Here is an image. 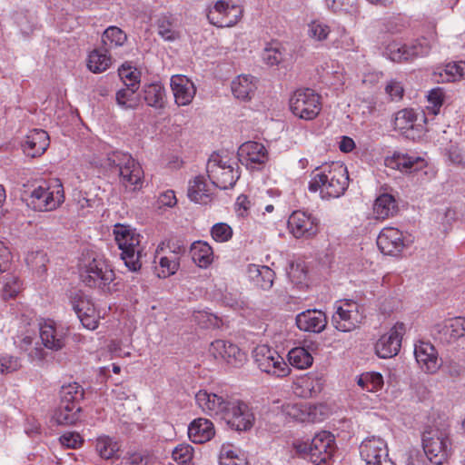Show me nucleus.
<instances>
[{"instance_id": "f257e3e1", "label": "nucleus", "mask_w": 465, "mask_h": 465, "mask_svg": "<svg viewBox=\"0 0 465 465\" xmlns=\"http://www.w3.org/2000/svg\"><path fill=\"white\" fill-rule=\"evenodd\" d=\"M422 447L424 453L430 462L441 465L451 455L452 440L450 431L447 427H431L422 434Z\"/></svg>"}, {"instance_id": "f03ea898", "label": "nucleus", "mask_w": 465, "mask_h": 465, "mask_svg": "<svg viewBox=\"0 0 465 465\" xmlns=\"http://www.w3.org/2000/svg\"><path fill=\"white\" fill-rule=\"evenodd\" d=\"M118 248L122 251L121 258L130 271L140 270L141 235L128 224L116 223L113 230Z\"/></svg>"}, {"instance_id": "7ed1b4c3", "label": "nucleus", "mask_w": 465, "mask_h": 465, "mask_svg": "<svg viewBox=\"0 0 465 465\" xmlns=\"http://www.w3.org/2000/svg\"><path fill=\"white\" fill-rule=\"evenodd\" d=\"M80 278L86 286L104 290L115 274L109 262L102 256L84 259L80 264Z\"/></svg>"}, {"instance_id": "20e7f679", "label": "nucleus", "mask_w": 465, "mask_h": 465, "mask_svg": "<svg viewBox=\"0 0 465 465\" xmlns=\"http://www.w3.org/2000/svg\"><path fill=\"white\" fill-rule=\"evenodd\" d=\"M64 200L63 184L59 179L52 186L39 185L32 190L27 205L35 212H51L57 209Z\"/></svg>"}, {"instance_id": "39448f33", "label": "nucleus", "mask_w": 465, "mask_h": 465, "mask_svg": "<svg viewBox=\"0 0 465 465\" xmlns=\"http://www.w3.org/2000/svg\"><path fill=\"white\" fill-rule=\"evenodd\" d=\"M252 353L254 362L262 371L277 378L290 374L289 364L273 348L265 344L258 345Z\"/></svg>"}, {"instance_id": "423d86ee", "label": "nucleus", "mask_w": 465, "mask_h": 465, "mask_svg": "<svg viewBox=\"0 0 465 465\" xmlns=\"http://www.w3.org/2000/svg\"><path fill=\"white\" fill-rule=\"evenodd\" d=\"M290 109L300 119L311 121L322 110L321 97L312 89H298L290 98Z\"/></svg>"}, {"instance_id": "0eeeda50", "label": "nucleus", "mask_w": 465, "mask_h": 465, "mask_svg": "<svg viewBox=\"0 0 465 465\" xmlns=\"http://www.w3.org/2000/svg\"><path fill=\"white\" fill-rule=\"evenodd\" d=\"M296 448L299 452L307 453L312 462L321 465L327 462L334 453V436L331 432L323 430L317 433L310 444L301 443Z\"/></svg>"}, {"instance_id": "6e6552de", "label": "nucleus", "mask_w": 465, "mask_h": 465, "mask_svg": "<svg viewBox=\"0 0 465 465\" xmlns=\"http://www.w3.org/2000/svg\"><path fill=\"white\" fill-rule=\"evenodd\" d=\"M332 324L340 331H351L362 322L364 316L361 306L354 301H342L336 304Z\"/></svg>"}, {"instance_id": "1a4fd4ad", "label": "nucleus", "mask_w": 465, "mask_h": 465, "mask_svg": "<svg viewBox=\"0 0 465 465\" xmlns=\"http://www.w3.org/2000/svg\"><path fill=\"white\" fill-rule=\"evenodd\" d=\"M215 179L208 182L206 176H194L193 180L189 182L188 186V197L191 201L197 203H206L210 195L212 194V188L217 186L221 189L232 188L237 182L239 176H229V184L220 183V176H213Z\"/></svg>"}, {"instance_id": "9d476101", "label": "nucleus", "mask_w": 465, "mask_h": 465, "mask_svg": "<svg viewBox=\"0 0 465 465\" xmlns=\"http://www.w3.org/2000/svg\"><path fill=\"white\" fill-rule=\"evenodd\" d=\"M360 455L365 465H396L389 457L387 443L381 438L363 440L360 445Z\"/></svg>"}, {"instance_id": "9b49d317", "label": "nucleus", "mask_w": 465, "mask_h": 465, "mask_svg": "<svg viewBox=\"0 0 465 465\" xmlns=\"http://www.w3.org/2000/svg\"><path fill=\"white\" fill-rule=\"evenodd\" d=\"M99 171L113 174H139L143 172L140 163L124 152H113L101 163Z\"/></svg>"}, {"instance_id": "f8f14e48", "label": "nucleus", "mask_w": 465, "mask_h": 465, "mask_svg": "<svg viewBox=\"0 0 465 465\" xmlns=\"http://www.w3.org/2000/svg\"><path fill=\"white\" fill-rule=\"evenodd\" d=\"M282 413L292 420L300 422H319L324 420L326 409L323 405L302 402H288L282 407Z\"/></svg>"}, {"instance_id": "ddd939ff", "label": "nucleus", "mask_w": 465, "mask_h": 465, "mask_svg": "<svg viewBox=\"0 0 465 465\" xmlns=\"http://www.w3.org/2000/svg\"><path fill=\"white\" fill-rule=\"evenodd\" d=\"M242 15V9L240 5L220 0L209 10L207 18L217 27H231L238 23Z\"/></svg>"}, {"instance_id": "4468645a", "label": "nucleus", "mask_w": 465, "mask_h": 465, "mask_svg": "<svg viewBox=\"0 0 465 465\" xmlns=\"http://www.w3.org/2000/svg\"><path fill=\"white\" fill-rule=\"evenodd\" d=\"M222 420L232 429L242 431L252 427L254 416L246 403L239 400H232Z\"/></svg>"}, {"instance_id": "2eb2a0df", "label": "nucleus", "mask_w": 465, "mask_h": 465, "mask_svg": "<svg viewBox=\"0 0 465 465\" xmlns=\"http://www.w3.org/2000/svg\"><path fill=\"white\" fill-rule=\"evenodd\" d=\"M319 220L305 212L295 211L288 219V228L297 239H310L319 232Z\"/></svg>"}, {"instance_id": "dca6fc26", "label": "nucleus", "mask_w": 465, "mask_h": 465, "mask_svg": "<svg viewBox=\"0 0 465 465\" xmlns=\"http://www.w3.org/2000/svg\"><path fill=\"white\" fill-rule=\"evenodd\" d=\"M240 161L251 172L262 170L268 161V152L262 143L249 141L242 143L238 151Z\"/></svg>"}, {"instance_id": "f3484780", "label": "nucleus", "mask_w": 465, "mask_h": 465, "mask_svg": "<svg viewBox=\"0 0 465 465\" xmlns=\"http://www.w3.org/2000/svg\"><path fill=\"white\" fill-rule=\"evenodd\" d=\"M405 331L404 323L397 322L389 332L383 334L377 341L375 344L376 354L382 359H388L397 355Z\"/></svg>"}, {"instance_id": "a211bd4d", "label": "nucleus", "mask_w": 465, "mask_h": 465, "mask_svg": "<svg viewBox=\"0 0 465 465\" xmlns=\"http://www.w3.org/2000/svg\"><path fill=\"white\" fill-rule=\"evenodd\" d=\"M350 176H318L310 182L312 192L320 190L322 198H337L342 195L349 185Z\"/></svg>"}, {"instance_id": "6ab92c4d", "label": "nucleus", "mask_w": 465, "mask_h": 465, "mask_svg": "<svg viewBox=\"0 0 465 465\" xmlns=\"http://www.w3.org/2000/svg\"><path fill=\"white\" fill-rule=\"evenodd\" d=\"M433 334L443 343L455 342L465 336V317H454L435 324Z\"/></svg>"}, {"instance_id": "aec40b11", "label": "nucleus", "mask_w": 465, "mask_h": 465, "mask_svg": "<svg viewBox=\"0 0 465 465\" xmlns=\"http://www.w3.org/2000/svg\"><path fill=\"white\" fill-rule=\"evenodd\" d=\"M232 401L207 391H199L195 395L196 404L204 413L210 416H218L221 419L227 408L230 407Z\"/></svg>"}, {"instance_id": "412c9836", "label": "nucleus", "mask_w": 465, "mask_h": 465, "mask_svg": "<svg viewBox=\"0 0 465 465\" xmlns=\"http://www.w3.org/2000/svg\"><path fill=\"white\" fill-rule=\"evenodd\" d=\"M377 245L386 255H397L406 247L403 232L394 227L383 228L377 238Z\"/></svg>"}, {"instance_id": "4be33fe9", "label": "nucleus", "mask_w": 465, "mask_h": 465, "mask_svg": "<svg viewBox=\"0 0 465 465\" xmlns=\"http://www.w3.org/2000/svg\"><path fill=\"white\" fill-rule=\"evenodd\" d=\"M40 339L43 345L53 351H59L65 345L66 330L54 321L47 320L40 323Z\"/></svg>"}, {"instance_id": "5701e85b", "label": "nucleus", "mask_w": 465, "mask_h": 465, "mask_svg": "<svg viewBox=\"0 0 465 465\" xmlns=\"http://www.w3.org/2000/svg\"><path fill=\"white\" fill-rule=\"evenodd\" d=\"M415 359L422 371L435 373L440 367L436 349L430 342L420 341L414 348Z\"/></svg>"}, {"instance_id": "b1692460", "label": "nucleus", "mask_w": 465, "mask_h": 465, "mask_svg": "<svg viewBox=\"0 0 465 465\" xmlns=\"http://www.w3.org/2000/svg\"><path fill=\"white\" fill-rule=\"evenodd\" d=\"M171 88L175 104L178 106L190 104L196 94V87L193 83L182 74H175L171 77Z\"/></svg>"}, {"instance_id": "393cba45", "label": "nucleus", "mask_w": 465, "mask_h": 465, "mask_svg": "<svg viewBox=\"0 0 465 465\" xmlns=\"http://www.w3.org/2000/svg\"><path fill=\"white\" fill-rule=\"evenodd\" d=\"M385 166L401 173H413L421 172L423 168L427 167V162L421 157L394 153L385 159Z\"/></svg>"}, {"instance_id": "a878e982", "label": "nucleus", "mask_w": 465, "mask_h": 465, "mask_svg": "<svg viewBox=\"0 0 465 465\" xmlns=\"http://www.w3.org/2000/svg\"><path fill=\"white\" fill-rule=\"evenodd\" d=\"M50 139L48 134L42 129L30 131L22 143L23 152L29 157L41 156L48 148Z\"/></svg>"}, {"instance_id": "bb28decb", "label": "nucleus", "mask_w": 465, "mask_h": 465, "mask_svg": "<svg viewBox=\"0 0 465 465\" xmlns=\"http://www.w3.org/2000/svg\"><path fill=\"white\" fill-rule=\"evenodd\" d=\"M73 308L83 326L88 330H95L99 323V313L94 303L86 297H78L73 301Z\"/></svg>"}, {"instance_id": "cd10ccee", "label": "nucleus", "mask_w": 465, "mask_h": 465, "mask_svg": "<svg viewBox=\"0 0 465 465\" xmlns=\"http://www.w3.org/2000/svg\"><path fill=\"white\" fill-rule=\"evenodd\" d=\"M324 380L322 375L310 372L294 383V393L302 398L316 397L323 389Z\"/></svg>"}, {"instance_id": "c85d7f7f", "label": "nucleus", "mask_w": 465, "mask_h": 465, "mask_svg": "<svg viewBox=\"0 0 465 465\" xmlns=\"http://www.w3.org/2000/svg\"><path fill=\"white\" fill-rule=\"evenodd\" d=\"M297 327L303 331L321 332L327 324L326 315L318 310H308L296 316Z\"/></svg>"}, {"instance_id": "c756f323", "label": "nucleus", "mask_w": 465, "mask_h": 465, "mask_svg": "<svg viewBox=\"0 0 465 465\" xmlns=\"http://www.w3.org/2000/svg\"><path fill=\"white\" fill-rule=\"evenodd\" d=\"M234 171L241 173L238 161L226 153H213L211 154L206 163V172L208 174H229Z\"/></svg>"}, {"instance_id": "7c9ffc66", "label": "nucleus", "mask_w": 465, "mask_h": 465, "mask_svg": "<svg viewBox=\"0 0 465 465\" xmlns=\"http://www.w3.org/2000/svg\"><path fill=\"white\" fill-rule=\"evenodd\" d=\"M215 435L213 423L207 419L198 418L188 426V436L196 444H203L211 440Z\"/></svg>"}, {"instance_id": "2f4dec72", "label": "nucleus", "mask_w": 465, "mask_h": 465, "mask_svg": "<svg viewBox=\"0 0 465 465\" xmlns=\"http://www.w3.org/2000/svg\"><path fill=\"white\" fill-rule=\"evenodd\" d=\"M398 212V203L394 196L390 193H381L373 203L372 214L375 220L384 221L392 218Z\"/></svg>"}, {"instance_id": "473e14b6", "label": "nucleus", "mask_w": 465, "mask_h": 465, "mask_svg": "<svg viewBox=\"0 0 465 465\" xmlns=\"http://www.w3.org/2000/svg\"><path fill=\"white\" fill-rule=\"evenodd\" d=\"M247 273L249 279L259 288L262 290H269L272 288L275 273L268 266L249 264Z\"/></svg>"}, {"instance_id": "72a5a7b5", "label": "nucleus", "mask_w": 465, "mask_h": 465, "mask_svg": "<svg viewBox=\"0 0 465 465\" xmlns=\"http://www.w3.org/2000/svg\"><path fill=\"white\" fill-rule=\"evenodd\" d=\"M143 97L148 106L163 109L166 104V93L161 83L144 84L142 90Z\"/></svg>"}, {"instance_id": "f704fd0d", "label": "nucleus", "mask_w": 465, "mask_h": 465, "mask_svg": "<svg viewBox=\"0 0 465 465\" xmlns=\"http://www.w3.org/2000/svg\"><path fill=\"white\" fill-rule=\"evenodd\" d=\"M231 87L237 99L250 100L257 88L256 80L252 75L241 74L232 82Z\"/></svg>"}, {"instance_id": "c9c22d12", "label": "nucleus", "mask_w": 465, "mask_h": 465, "mask_svg": "<svg viewBox=\"0 0 465 465\" xmlns=\"http://www.w3.org/2000/svg\"><path fill=\"white\" fill-rule=\"evenodd\" d=\"M190 253L193 262L200 268L206 269L213 262V251L208 242L196 241L192 243Z\"/></svg>"}, {"instance_id": "e433bc0d", "label": "nucleus", "mask_w": 465, "mask_h": 465, "mask_svg": "<svg viewBox=\"0 0 465 465\" xmlns=\"http://www.w3.org/2000/svg\"><path fill=\"white\" fill-rule=\"evenodd\" d=\"M113 63L109 51L103 46L93 50L87 59V67L94 74L106 71Z\"/></svg>"}, {"instance_id": "4c0bfd02", "label": "nucleus", "mask_w": 465, "mask_h": 465, "mask_svg": "<svg viewBox=\"0 0 465 465\" xmlns=\"http://www.w3.org/2000/svg\"><path fill=\"white\" fill-rule=\"evenodd\" d=\"M437 82L450 83L465 78V62L450 63L434 73Z\"/></svg>"}, {"instance_id": "58836bf2", "label": "nucleus", "mask_w": 465, "mask_h": 465, "mask_svg": "<svg viewBox=\"0 0 465 465\" xmlns=\"http://www.w3.org/2000/svg\"><path fill=\"white\" fill-rule=\"evenodd\" d=\"M81 407L76 404H66L60 401L59 406L54 411V419L57 424L72 425L79 420Z\"/></svg>"}, {"instance_id": "ea45409f", "label": "nucleus", "mask_w": 465, "mask_h": 465, "mask_svg": "<svg viewBox=\"0 0 465 465\" xmlns=\"http://www.w3.org/2000/svg\"><path fill=\"white\" fill-rule=\"evenodd\" d=\"M127 41V35L117 26H109L102 35V46L109 52L123 46Z\"/></svg>"}, {"instance_id": "a19ab883", "label": "nucleus", "mask_w": 465, "mask_h": 465, "mask_svg": "<svg viewBox=\"0 0 465 465\" xmlns=\"http://www.w3.org/2000/svg\"><path fill=\"white\" fill-rule=\"evenodd\" d=\"M220 465H250L247 458L231 444H223L219 454Z\"/></svg>"}, {"instance_id": "79ce46f5", "label": "nucleus", "mask_w": 465, "mask_h": 465, "mask_svg": "<svg viewBox=\"0 0 465 465\" xmlns=\"http://www.w3.org/2000/svg\"><path fill=\"white\" fill-rule=\"evenodd\" d=\"M95 450L101 458L109 460L117 457L120 444L114 438L102 435L96 439Z\"/></svg>"}, {"instance_id": "37998d69", "label": "nucleus", "mask_w": 465, "mask_h": 465, "mask_svg": "<svg viewBox=\"0 0 465 465\" xmlns=\"http://www.w3.org/2000/svg\"><path fill=\"white\" fill-rule=\"evenodd\" d=\"M139 87L124 86L117 91L115 100L117 104L124 109H135L140 104L139 95L136 94Z\"/></svg>"}, {"instance_id": "c03bdc74", "label": "nucleus", "mask_w": 465, "mask_h": 465, "mask_svg": "<svg viewBox=\"0 0 465 465\" xmlns=\"http://www.w3.org/2000/svg\"><path fill=\"white\" fill-rule=\"evenodd\" d=\"M159 259L158 266H155V273L159 278H167L173 275L180 267V261L165 252H161L155 259Z\"/></svg>"}, {"instance_id": "a18cd8bd", "label": "nucleus", "mask_w": 465, "mask_h": 465, "mask_svg": "<svg viewBox=\"0 0 465 465\" xmlns=\"http://www.w3.org/2000/svg\"><path fill=\"white\" fill-rule=\"evenodd\" d=\"M289 363L296 369L303 370L311 367L313 358L303 347H296L288 352Z\"/></svg>"}, {"instance_id": "49530a36", "label": "nucleus", "mask_w": 465, "mask_h": 465, "mask_svg": "<svg viewBox=\"0 0 465 465\" xmlns=\"http://www.w3.org/2000/svg\"><path fill=\"white\" fill-rule=\"evenodd\" d=\"M383 54L397 63L410 61L409 45L396 41H391L385 46Z\"/></svg>"}, {"instance_id": "de8ad7c7", "label": "nucleus", "mask_w": 465, "mask_h": 465, "mask_svg": "<svg viewBox=\"0 0 465 465\" xmlns=\"http://www.w3.org/2000/svg\"><path fill=\"white\" fill-rule=\"evenodd\" d=\"M84 390L81 385L76 382L69 383L62 386L60 390V401L66 404L79 405L80 401L84 398Z\"/></svg>"}, {"instance_id": "09e8293b", "label": "nucleus", "mask_w": 465, "mask_h": 465, "mask_svg": "<svg viewBox=\"0 0 465 465\" xmlns=\"http://www.w3.org/2000/svg\"><path fill=\"white\" fill-rule=\"evenodd\" d=\"M427 99L426 114L422 115L424 122L426 121V115L435 116L440 113L444 102V91L440 87L431 89L427 95Z\"/></svg>"}, {"instance_id": "8fccbe9b", "label": "nucleus", "mask_w": 465, "mask_h": 465, "mask_svg": "<svg viewBox=\"0 0 465 465\" xmlns=\"http://www.w3.org/2000/svg\"><path fill=\"white\" fill-rule=\"evenodd\" d=\"M186 247L184 243L180 240H169L166 242H161L156 248V257L161 254V252H165L166 254L177 258L178 261L181 262V257L185 253Z\"/></svg>"}, {"instance_id": "3c124183", "label": "nucleus", "mask_w": 465, "mask_h": 465, "mask_svg": "<svg viewBox=\"0 0 465 465\" xmlns=\"http://www.w3.org/2000/svg\"><path fill=\"white\" fill-rule=\"evenodd\" d=\"M118 74L124 86L140 87L141 72L129 64H122Z\"/></svg>"}, {"instance_id": "603ef678", "label": "nucleus", "mask_w": 465, "mask_h": 465, "mask_svg": "<svg viewBox=\"0 0 465 465\" xmlns=\"http://www.w3.org/2000/svg\"><path fill=\"white\" fill-rule=\"evenodd\" d=\"M417 119L418 115L413 109H402L395 115L394 126L401 131L413 129Z\"/></svg>"}, {"instance_id": "864d4df0", "label": "nucleus", "mask_w": 465, "mask_h": 465, "mask_svg": "<svg viewBox=\"0 0 465 465\" xmlns=\"http://www.w3.org/2000/svg\"><path fill=\"white\" fill-rule=\"evenodd\" d=\"M288 53L279 44H272L265 48L263 60L268 65H278L287 59Z\"/></svg>"}, {"instance_id": "5fc2aeb1", "label": "nucleus", "mask_w": 465, "mask_h": 465, "mask_svg": "<svg viewBox=\"0 0 465 465\" xmlns=\"http://www.w3.org/2000/svg\"><path fill=\"white\" fill-rule=\"evenodd\" d=\"M358 385L367 391L374 392L381 390L383 386L382 375L379 372L362 373L358 378Z\"/></svg>"}, {"instance_id": "6e6d98bb", "label": "nucleus", "mask_w": 465, "mask_h": 465, "mask_svg": "<svg viewBox=\"0 0 465 465\" xmlns=\"http://www.w3.org/2000/svg\"><path fill=\"white\" fill-rule=\"evenodd\" d=\"M26 263L32 270L38 274H43L46 272V264L48 258L44 251H35L29 252L25 258Z\"/></svg>"}, {"instance_id": "4d7b16f0", "label": "nucleus", "mask_w": 465, "mask_h": 465, "mask_svg": "<svg viewBox=\"0 0 465 465\" xmlns=\"http://www.w3.org/2000/svg\"><path fill=\"white\" fill-rule=\"evenodd\" d=\"M22 289V283L18 276L7 273L4 276V283L2 289V296L4 299H11L15 297Z\"/></svg>"}, {"instance_id": "13d9d810", "label": "nucleus", "mask_w": 465, "mask_h": 465, "mask_svg": "<svg viewBox=\"0 0 465 465\" xmlns=\"http://www.w3.org/2000/svg\"><path fill=\"white\" fill-rule=\"evenodd\" d=\"M193 447L187 443L178 444L172 451L173 460L180 465H191L193 458Z\"/></svg>"}, {"instance_id": "bf43d9fd", "label": "nucleus", "mask_w": 465, "mask_h": 465, "mask_svg": "<svg viewBox=\"0 0 465 465\" xmlns=\"http://www.w3.org/2000/svg\"><path fill=\"white\" fill-rule=\"evenodd\" d=\"M308 35L314 41H323L327 39L331 33L328 25L321 20H312L308 24Z\"/></svg>"}, {"instance_id": "052dcab7", "label": "nucleus", "mask_w": 465, "mask_h": 465, "mask_svg": "<svg viewBox=\"0 0 465 465\" xmlns=\"http://www.w3.org/2000/svg\"><path fill=\"white\" fill-rule=\"evenodd\" d=\"M158 34L166 41H174L179 37L175 25L167 16H162L157 22Z\"/></svg>"}, {"instance_id": "680f3d73", "label": "nucleus", "mask_w": 465, "mask_h": 465, "mask_svg": "<svg viewBox=\"0 0 465 465\" xmlns=\"http://www.w3.org/2000/svg\"><path fill=\"white\" fill-rule=\"evenodd\" d=\"M246 360L245 352L237 345L230 342L225 356V362L232 367L239 368L243 365Z\"/></svg>"}, {"instance_id": "e2e57ef3", "label": "nucleus", "mask_w": 465, "mask_h": 465, "mask_svg": "<svg viewBox=\"0 0 465 465\" xmlns=\"http://www.w3.org/2000/svg\"><path fill=\"white\" fill-rule=\"evenodd\" d=\"M15 22L19 27L21 33L28 36L35 28V22L33 16L27 14L19 13L15 15Z\"/></svg>"}, {"instance_id": "0e129e2a", "label": "nucleus", "mask_w": 465, "mask_h": 465, "mask_svg": "<svg viewBox=\"0 0 465 465\" xmlns=\"http://www.w3.org/2000/svg\"><path fill=\"white\" fill-rule=\"evenodd\" d=\"M211 234L214 241L224 242L232 238V230L227 223H219L212 227Z\"/></svg>"}, {"instance_id": "69168bd1", "label": "nucleus", "mask_w": 465, "mask_h": 465, "mask_svg": "<svg viewBox=\"0 0 465 465\" xmlns=\"http://www.w3.org/2000/svg\"><path fill=\"white\" fill-rule=\"evenodd\" d=\"M21 368L20 361L12 355L0 356V372L8 374L18 371Z\"/></svg>"}, {"instance_id": "338daca9", "label": "nucleus", "mask_w": 465, "mask_h": 465, "mask_svg": "<svg viewBox=\"0 0 465 465\" xmlns=\"http://www.w3.org/2000/svg\"><path fill=\"white\" fill-rule=\"evenodd\" d=\"M431 46L426 39L419 40L415 44L409 45L410 60L428 55Z\"/></svg>"}, {"instance_id": "774afa93", "label": "nucleus", "mask_w": 465, "mask_h": 465, "mask_svg": "<svg viewBox=\"0 0 465 465\" xmlns=\"http://www.w3.org/2000/svg\"><path fill=\"white\" fill-rule=\"evenodd\" d=\"M230 341L223 340H215L209 348V352L213 358L221 359L225 361V356Z\"/></svg>"}]
</instances>
